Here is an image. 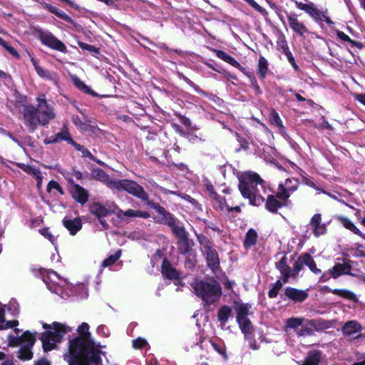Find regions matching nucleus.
Segmentation results:
<instances>
[{
  "mask_svg": "<svg viewBox=\"0 0 365 365\" xmlns=\"http://www.w3.org/2000/svg\"><path fill=\"white\" fill-rule=\"evenodd\" d=\"M78 46L83 51H87L93 54H98L100 53L99 48L93 45L88 44L82 41H78Z\"/></svg>",
  "mask_w": 365,
  "mask_h": 365,
  "instance_id": "3c124183",
  "label": "nucleus"
},
{
  "mask_svg": "<svg viewBox=\"0 0 365 365\" xmlns=\"http://www.w3.org/2000/svg\"><path fill=\"white\" fill-rule=\"evenodd\" d=\"M181 78L187 84H188L190 87H192L197 93L201 94V95L205 96H206L207 95V93L205 91H204L203 90L200 88V87L197 85H196L194 82H192L190 78H188L185 76L182 75L181 76Z\"/></svg>",
  "mask_w": 365,
  "mask_h": 365,
  "instance_id": "864d4df0",
  "label": "nucleus"
},
{
  "mask_svg": "<svg viewBox=\"0 0 365 365\" xmlns=\"http://www.w3.org/2000/svg\"><path fill=\"white\" fill-rule=\"evenodd\" d=\"M268 61L264 56H260L257 65V73L261 80H264L269 71Z\"/></svg>",
  "mask_w": 365,
  "mask_h": 365,
  "instance_id": "7c9ffc66",
  "label": "nucleus"
},
{
  "mask_svg": "<svg viewBox=\"0 0 365 365\" xmlns=\"http://www.w3.org/2000/svg\"><path fill=\"white\" fill-rule=\"evenodd\" d=\"M264 180L256 173H246L239 179L238 189L245 199L249 200L250 205L259 207L264 202L258 186L264 188Z\"/></svg>",
  "mask_w": 365,
  "mask_h": 365,
  "instance_id": "39448f33",
  "label": "nucleus"
},
{
  "mask_svg": "<svg viewBox=\"0 0 365 365\" xmlns=\"http://www.w3.org/2000/svg\"><path fill=\"white\" fill-rule=\"evenodd\" d=\"M36 100H37V102H38L37 107H36V108L43 109V110H47L48 108H51L52 110L54 111L53 108L52 106H51L47 103V101H46V100L45 98V95H43L41 97H38Z\"/></svg>",
  "mask_w": 365,
  "mask_h": 365,
  "instance_id": "6e6d98bb",
  "label": "nucleus"
},
{
  "mask_svg": "<svg viewBox=\"0 0 365 365\" xmlns=\"http://www.w3.org/2000/svg\"><path fill=\"white\" fill-rule=\"evenodd\" d=\"M54 111L51 108L47 110L36 108L33 105H26L23 110L24 124L31 133H34L38 125H46L51 120L55 118Z\"/></svg>",
  "mask_w": 365,
  "mask_h": 365,
  "instance_id": "0eeeda50",
  "label": "nucleus"
},
{
  "mask_svg": "<svg viewBox=\"0 0 365 365\" xmlns=\"http://www.w3.org/2000/svg\"><path fill=\"white\" fill-rule=\"evenodd\" d=\"M234 308L236 312V321L239 327L252 324L248 318V316L251 314L250 312V304L235 302Z\"/></svg>",
  "mask_w": 365,
  "mask_h": 365,
  "instance_id": "4468645a",
  "label": "nucleus"
},
{
  "mask_svg": "<svg viewBox=\"0 0 365 365\" xmlns=\"http://www.w3.org/2000/svg\"><path fill=\"white\" fill-rule=\"evenodd\" d=\"M69 182L72 185L70 189V193L72 198L81 205H85L89 197L88 192L82 186L74 182L73 179H69Z\"/></svg>",
  "mask_w": 365,
  "mask_h": 365,
  "instance_id": "dca6fc26",
  "label": "nucleus"
},
{
  "mask_svg": "<svg viewBox=\"0 0 365 365\" xmlns=\"http://www.w3.org/2000/svg\"><path fill=\"white\" fill-rule=\"evenodd\" d=\"M250 80L251 82V86L254 89L255 95L259 96L262 93V90L257 83V81L255 76H250Z\"/></svg>",
  "mask_w": 365,
  "mask_h": 365,
  "instance_id": "e2e57ef3",
  "label": "nucleus"
},
{
  "mask_svg": "<svg viewBox=\"0 0 365 365\" xmlns=\"http://www.w3.org/2000/svg\"><path fill=\"white\" fill-rule=\"evenodd\" d=\"M291 1L294 3L297 9L304 11L317 24H320L325 21L329 26L334 24V21L327 16V11H321L312 1L306 0V2L303 3L297 0Z\"/></svg>",
  "mask_w": 365,
  "mask_h": 365,
  "instance_id": "1a4fd4ad",
  "label": "nucleus"
},
{
  "mask_svg": "<svg viewBox=\"0 0 365 365\" xmlns=\"http://www.w3.org/2000/svg\"><path fill=\"white\" fill-rule=\"evenodd\" d=\"M330 269V273L334 279H337L341 275L346 274L353 276L351 272V265L349 263H336Z\"/></svg>",
  "mask_w": 365,
  "mask_h": 365,
  "instance_id": "5701e85b",
  "label": "nucleus"
},
{
  "mask_svg": "<svg viewBox=\"0 0 365 365\" xmlns=\"http://www.w3.org/2000/svg\"><path fill=\"white\" fill-rule=\"evenodd\" d=\"M282 53L287 56V58L289 61V63L291 64V66H292V68H294V70L295 71H299V66L297 64L296 61H295V59H294V56L292 55L289 48H287L284 50L282 51Z\"/></svg>",
  "mask_w": 365,
  "mask_h": 365,
  "instance_id": "603ef678",
  "label": "nucleus"
},
{
  "mask_svg": "<svg viewBox=\"0 0 365 365\" xmlns=\"http://www.w3.org/2000/svg\"><path fill=\"white\" fill-rule=\"evenodd\" d=\"M232 308L227 305L222 306L217 312V320L221 325L225 326L232 315Z\"/></svg>",
  "mask_w": 365,
  "mask_h": 365,
  "instance_id": "bb28decb",
  "label": "nucleus"
},
{
  "mask_svg": "<svg viewBox=\"0 0 365 365\" xmlns=\"http://www.w3.org/2000/svg\"><path fill=\"white\" fill-rule=\"evenodd\" d=\"M77 331L78 333V337H83L87 339H91V333L89 332V325L87 323L83 322L78 327Z\"/></svg>",
  "mask_w": 365,
  "mask_h": 365,
  "instance_id": "49530a36",
  "label": "nucleus"
},
{
  "mask_svg": "<svg viewBox=\"0 0 365 365\" xmlns=\"http://www.w3.org/2000/svg\"><path fill=\"white\" fill-rule=\"evenodd\" d=\"M277 44L281 48V49L282 51L289 48L286 38L283 34H282L279 37L278 41H277Z\"/></svg>",
  "mask_w": 365,
  "mask_h": 365,
  "instance_id": "774afa93",
  "label": "nucleus"
},
{
  "mask_svg": "<svg viewBox=\"0 0 365 365\" xmlns=\"http://www.w3.org/2000/svg\"><path fill=\"white\" fill-rule=\"evenodd\" d=\"M336 34L338 38L341 41L349 42L352 46H355L359 49H362L364 47L363 43L351 39L348 35L341 31L337 30Z\"/></svg>",
  "mask_w": 365,
  "mask_h": 365,
  "instance_id": "473e14b6",
  "label": "nucleus"
},
{
  "mask_svg": "<svg viewBox=\"0 0 365 365\" xmlns=\"http://www.w3.org/2000/svg\"><path fill=\"white\" fill-rule=\"evenodd\" d=\"M332 294L338 295L341 297L349 299L352 302H356L357 297L354 293L352 292L344 289H334L332 291Z\"/></svg>",
  "mask_w": 365,
  "mask_h": 365,
  "instance_id": "f704fd0d",
  "label": "nucleus"
},
{
  "mask_svg": "<svg viewBox=\"0 0 365 365\" xmlns=\"http://www.w3.org/2000/svg\"><path fill=\"white\" fill-rule=\"evenodd\" d=\"M194 294L205 303L211 305L218 302L222 296V287L214 278L209 281L196 280L192 284Z\"/></svg>",
  "mask_w": 365,
  "mask_h": 365,
  "instance_id": "423d86ee",
  "label": "nucleus"
},
{
  "mask_svg": "<svg viewBox=\"0 0 365 365\" xmlns=\"http://www.w3.org/2000/svg\"><path fill=\"white\" fill-rule=\"evenodd\" d=\"M53 329L43 331L40 337L44 351H49L56 347V343L61 342L63 335L71 331V328L60 322H53Z\"/></svg>",
  "mask_w": 365,
  "mask_h": 365,
  "instance_id": "6e6552de",
  "label": "nucleus"
},
{
  "mask_svg": "<svg viewBox=\"0 0 365 365\" xmlns=\"http://www.w3.org/2000/svg\"><path fill=\"white\" fill-rule=\"evenodd\" d=\"M362 331L361 325L355 320L346 322L341 328L343 335L345 336H351L353 339H359L362 336L361 334L353 336L354 334L360 333Z\"/></svg>",
  "mask_w": 365,
  "mask_h": 365,
  "instance_id": "a211bd4d",
  "label": "nucleus"
},
{
  "mask_svg": "<svg viewBox=\"0 0 365 365\" xmlns=\"http://www.w3.org/2000/svg\"><path fill=\"white\" fill-rule=\"evenodd\" d=\"M309 297L307 290L299 289L292 287H285L284 292L280 294L282 301H290L294 304L302 303Z\"/></svg>",
  "mask_w": 365,
  "mask_h": 365,
  "instance_id": "ddd939ff",
  "label": "nucleus"
},
{
  "mask_svg": "<svg viewBox=\"0 0 365 365\" xmlns=\"http://www.w3.org/2000/svg\"><path fill=\"white\" fill-rule=\"evenodd\" d=\"M9 346L11 347H15L21 344L20 336H15L14 335L8 336Z\"/></svg>",
  "mask_w": 365,
  "mask_h": 365,
  "instance_id": "0e129e2a",
  "label": "nucleus"
},
{
  "mask_svg": "<svg viewBox=\"0 0 365 365\" xmlns=\"http://www.w3.org/2000/svg\"><path fill=\"white\" fill-rule=\"evenodd\" d=\"M235 135L236 139L240 144V147L237 148L236 152L239 153L242 150H248L250 148V143L245 138L241 136L238 133H236Z\"/></svg>",
  "mask_w": 365,
  "mask_h": 365,
  "instance_id": "a18cd8bd",
  "label": "nucleus"
},
{
  "mask_svg": "<svg viewBox=\"0 0 365 365\" xmlns=\"http://www.w3.org/2000/svg\"><path fill=\"white\" fill-rule=\"evenodd\" d=\"M207 267L215 272L220 267V261L218 252L215 248L204 251Z\"/></svg>",
  "mask_w": 365,
  "mask_h": 365,
  "instance_id": "aec40b11",
  "label": "nucleus"
},
{
  "mask_svg": "<svg viewBox=\"0 0 365 365\" xmlns=\"http://www.w3.org/2000/svg\"><path fill=\"white\" fill-rule=\"evenodd\" d=\"M72 81L73 85L81 91L83 92L86 94H88L93 97L98 96V93L93 91L89 86L86 85L83 81H82L77 76H74L72 78Z\"/></svg>",
  "mask_w": 365,
  "mask_h": 365,
  "instance_id": "cd10ccee",
  "label": "nucleus"
},
{
  "mask_svg": "<svg viewBox=\"0 0 365 365\" xmlns=\"http://www.w3.org/2000/svg\"><path fill=\"white\" fill-rule=\"evenodd\" d=\"M337 220L343 225L347 230H350L355 235H360L361 231L356 227V225L347 217L339 216Z\"/></svg>",
  "mask_w": 365,
  "mask_h": 365,
  "instance_id": "72a5a7b5",
  "label": "nucleus"
},
{
  "mask_svg": "<svg viewBox=\"0 0 365 365\" xmlns=\"http://www.w3.org/2000/svg\"><path fill=\"white\" fill-rule=\"evenodd\" d=\"M21 346L33 347L36 342L35 333L32 334L29 331H25L20 336Z\"/></svg>",
  "mask_w": 365,
  "mask_h": 365,
  "instance_id": "2f4dec72",
  "label": "nucleus"
},
{
  "mask_svg": "<svg viewBox=\"0 0 365 365\" xmlns=\"http://www.w3.org/2000/svg\"><path fill=\"white\" fill-rule=\"evenodd\" d=\"M121 253V250H117L113 255H110L107 258H106L103 261L101 266L103 267H106L114 264L120 257Z\"/></svg>",
  "mask_w": 365,
  "mask_h": 365,
  "instance_id": "4c0bfd02",
  "label": "nucleus"
},
{
  "mask_svg": "<svg viewBox=\"0 0 365 365\" xmlns=\"http://www.w3.org/2000/svg\"><path fill=\"white\" fill-rule=\"evenodd\" d=\"M212 200H214L216 203L218 205V209L220 210H223L225 207L227 208V200L225 197H221L218 194L216 197H215Z\"/></svg>",
  "mask_w": 365,
  "mask_h": 365,
  "instance_id": "13d9d810",
  "label": "nucleus"
},
{
  "mask_svg": "<svg viewBox=\"0 0 365 365\" xmlns=\"http://www.w3.org/2000/svg\"><path fill=\"white\" fill-rule=\"evenodd\" d=\"M52 189L56 190L61 195L64 194V191L59 183L56 180H50L46 186V191L50 192Z\"/></svg>",
  "mask_w": 365,
  "mask_h": 365,
  "instance_id": "5fc2aeb1",
  "label": "nucleus"
},
{
  "mask_svg": "<svg viewBox=\"0 0 365 365\" xmlns=\"http://www.w3.org/2000/svg\"><path fill=\"white\" fill-rule=\"evenodd\" d=\"M88 210L91 214L97 218H105L112 215L111 202H106L105 205L100 202L93 201L88 205Z\"/></svg>",
  "mask_w": 365,
  "mask_h": 365,
  "instance_id": "2eb2a0df",
  "label": "nucleus"
},
{
  "mask_svg": "<svg viewBox=\"0 0 365 365\" xmlns=\"http://www.w3.org/2000/svg\"><path fill=\"white\" fill-rule=\"evenodd\" d=\"M269 121L272 125H274L279 128H283L282 121L279 117V115L274 108L271 109L270 110Z\"/></svg>",
  "mask_w": 365,
  "mask_h": 365,
  "instance_id": "79ce46f5",
  "label": "nucleus"
},
{
  "mask_svg": "<svg viewBox=\"0 0 365 365\" xmlns=\"http://www.w3.org/2000/svg\"><path fill=\"white\" fill-rule=\"evenodd\" d=\"M327 231V228L324 224H319V225H316L313 227V234L315 237H318L320 235H324Z\"/></svg>",
  "mask_w": 365,
  "mask_h": 365,
  "instance_id": "052dcab7",
  "label": "nucleus"
},
{
  "mask_svg": "<svg viewBox=\"0 0 365 365\" xmlns=\"http://www.w3.org/2000/svg\"><path fill=\"white\" fill-rule=\"evenodd\" d=\"M147 205L161 215L158 222L170 227L172 233L177 239L176 245L179 254L185 255L195 252L193 250L195 245L193 240L189 238V234L184 226L181 225L180 222L172 213L166 210L159 203L154 202L152 200L147 202Z\"/></svg>",
  "mask_w": 365,
  "mask_h": 365,
  "instance_id": "f257e3e1",
  "label": "nucleus"
},
{
  "mask_svg": "<svg viewBox=\"0 0 365 365\" xmlns=\"http://www.w3.org/2000/svg\"><path fill=\"white\" fill-rule=\"evenodd\" d=\"M305 319L304 317H290L286 321V327L296 331L299 327L302 325Z\"/></svg>",
  "mask_w": 365,
  "mask_h": 365,
  "instance_id": "e433bc0d",
  "label": "nucleus"
},
{
  "mask_svg": "<svg viewBox=\"0 0 365 365\" xmlns=\"http://www.w3.org/2000/svg\"><path fill=\"white\" fill-rule=\"evenodd\" d=\"M196 237L204 251L213 247L212 241L207 236L202 234H196Z\"/></svg>",
  "mask_w": 365,
  "mask_h": 365,
  "instance_id": "37998d69",
  "label": "nucleus"
},
{
  "mask_svg": "<svg viewBox=\"0 0 365 365\" xmlns=\"http://www.w3.org/2000/svg\"><path fill=\"white\" fill-rule=\"evenodd\" d=\"M39 233L48 239L53 245L55 244L56 238L50 232L48 227H43L39 230Z\"/></svg>",
  "mask_w": 365,
  "mask_h": 365,
  "instance_id": "4d7b16f0",
  "label": "nucleus"
},
{
  "mask_svg": "<svg viewBox=\"0 0 365 365\" xmlns=\"http://www.w3.org/2000/svg\"><path fill=\"white\" fill-rule=\"evenodd\" d=\"M0 45L4 47L12 56L19 59L20 55L15 48L11 46L7 41L0 37Z\"/></svg>",
  "mask_w": 365,
  "mask_h": 365,
  "instance_id": "de8ad7c7",
  "label": "nucleus"
},
{
  "mask_svg": "<svg viewBox=\"0 0 365 365\" xmlns=\"http://www.w3.org/2000/svg\"><path fill=\"white\" fill-rule=\"evenodd\" d=\"M147 344V341L141 337H138L137 339L133 340V346L137 349H141L146 346Z\"/></svg>",
  "mask_w": 365,
  "mask_h": 365,
  "instance_id": "bf43d9fd",
  "label": "nucleus"
},
{
  "mask_svg": "<svg viewBox=\"0 0 365 365\" xmlns=\"http://www.w3.org/2000/svg\"><path fill=\"white\" fill-rule=\"evenodd\" d=\"M32 347L21 346L18 351V358L22 361L30 360L33 357Z\"/></svg>",
  "mask_w": 365,
  "mask_h": 365,
  "instance_id": "c9c22d12",
  "label": "nucleus"
},
{
  "mask_svg": "<svg viewBox=\"0 0 365 365\" xmlns=\"http://www.w3.org/2000/svg\"><path fill=\"white\" fill-rule=\"evenodd\" d=\"M43 8L46 10H47L48 11H49L50 13L56 15L57 17L66 21L68 23H70L74 27L76 28V27L79 26V24L78 23H76V21H74L70 16L66 14L63 11L59 10L57 7H56L50 4L45 3L43 4Z\"/></svg>",
  "mask_w": 365,
  "mask_h": 365,
  "instance_id": "4be33fe9",
  "label": "nucleus"
},
{
  "mask_svg": "<svg viewBox=\"0 0 365 365\" xmlns=\"http://www.w3.org/2000/svg\"><path fill=\"white\" fill-rule=\"evenodd\" d=\"M185 267L186 269H193L197 264V255L195 252L185 255Z\"/></svg>",
  "mask_w": 365,
  "mask_h": 365,
  "instance_id": "58836bf2",
  "label": "nucleus"
},
{
  "mask_svg": "<svg viewBox=\"0 0 365 365\" xmlns=\"http://www.w3.org/2000/svg\"><path fill=\"white\" fill-rule=\"evenodd\" d=\"M175 116L179 119L180 122L185 127L191 126V120L189 118L180 113H175Z\"/></svg>",
  "mask_w": 365,
  "mask_h": 365,
  "instance_id": "338daca9",
  "label": "nucleus"
},
{
  "mask_svg": "<svg viewBox=\"0 0 365 365\" xmlns=\"http://www.w3.org/2000/svg\"><path fill=\"white\" fill-rule=\"evenodd\" d=\"M299 182L296 178H288L284 181V183H280L278 185L277 190L279 192H285L288 195V199L291 194L295 192L299 187Z\"/></svg>",
  "mask_w": 365,
  "mask_h": 365,
  "instance_id": "b1692460",
  "label": "nucleus"
},
{
  "mask_svg": "<svg viewBox=\"0 0 365 365\" xmlns=\"http://www.w3.org/2000/svg\"><path fill=\"white\" fill-rule=\"evenodd\" d=\"M70 360L68 365H99L101 351L94 347L92 339L76 336L69 340Z\"/></svg>",
  "mask_w": 365,
  "mask_h": 365,
  "instance_id": "7ed1b4c3",
  "label": "nucleus"
},
{
  "mask_svg": "<svg viewBox=\"0 0 365 365\" xmlns=\"http://www.w3.org/2000/svg\"><path fill=\"white\" fill-rule=\"evenodd\" d=\"M214 52L215 53L217 57L225 61L226 63H227V61L230 60V58L232 57V56L222 50L214 49Z\"/></svg>",
  "mask_w": 365,
  "mask_h": 365,
  "instance_id": "69168bd1",
  "label": "nucleus"
},
{
  "mask_svg": "<svg viewBox=\"0 0 365 365\" xmlns=\"http://www.w3.org/2000/svg\"><path fill=\"white\" fill-rule=\"evenodd\" d=\"M91 178L103 182L108 187L113 190L125 191L133 197L140 199L147 205L149 202V194L137 182L128 180L111 179L109 175L103 169L93 168L91 170Z\"/></svg>",
  "mask_w": 365,
  "mask_h": 365,
  "instance_id": "20e7f679",
  "label": "nucleus"
},
{
  "mask_svg": "<svg viewBox=\"0 0 365 365\" xmlns=\"http://www.w3.org/2000/svg\"><path fill=\"white\" fill-rule=\"evenodd\" d=\"M304 265L308 267L309 270L315 274L322 273V270L317 268L312 255L307 252H304L297 257V254L294 253L291 255L289 259L285 254L278 262H275V268L282 276L284 283H287L289 279H297L299 272L304 269Z\"/></svg>",
  "mask_w": 365,
  "mask_h": 365,
  "instance_id": "f03ea898",
  "label": "nucleus"
},
{
  "mask_svg": "<svg viewBox=\"0 0 365 365\" xmlns=\"http://www.w3.org/2000/svg\"><path fill=\"white\" fill-rule=\"evenodd\" d=\"M287 18L289 27L297 36L302 37L305 34L309 33V30L305 24L298 20L297 14L292 13Z\"/></svg>",
  "mask_w": 365,
  "mask_h": 365,
  "instance_id": "f3484780",
  "label": "nucleus"
},
{
  "mask_svg": "<svg viewBox=\"0 0 365 365\" xmlns=\"http://www.w3.org/2000/svg\"><path fill=\"white\" fill-rule=\"evenodd\" d=\"M111 211H113V214H115L118 218L121 220L123 219V216H125V211L122 210L115 203L111 202Z\"/></svg>",
  "mask_w": 365,
  "mask_h": 365,
  "instance_id": "680f3d73",
  "label": "nucleus"
},
{
  "mask_svg": "<svg viewBox=\"0 0 365 365\" xmlns=\"http://www.w3.org/2000/svg\"><path fill=\"white\" fill-rule=\"evenodd\" d=\"M283 284V280L282 279H277L274 284L272 285V287L268 291V297L270 299H274L277 297L279 290L282 289Z\"/></svg>",
  "mask_w": 365,
  "mask_h": 365,
  "instance_id": "a19ab883",
  "label": "nucleus"
},
{
  "mask_svg": "<svg viewBox=\"0 0 365 365\" xmlns=\"http://www.w3.org/2000/svg\"><path fill=\"white\" fill-rule=\"evenodd\" d=\"M55 136L56 137L58 140V143L65 140L68 144L73 145V142L75 141L71 136L70 133L68 132V130L67 128L63 129L61 132L55 134Z\"/></svg>",
  "mask_w": 365,
  "mask_h": 365,
  "instance_id": "ea45409f",
  "label": "nucleus"
},
{
  "mask_svg": "<svg viewBox=\"0 0 365 365\" xmlns=\"http://www.w3.org/2000/svg\"><path fill=\"white\" fill-rule=\"evenodd\" d=\"M242 333L244 334V338L248 341L249 346L254 351L258 350L259 346L257 344L255 336L254 333V327L252 324L246 327H240Z\"/></svg>",
  "mask_w": 365,
  "mask_h": 365,
  "instance_id": "412c9836",
  "label": "nucleus"
},
{
  "mask_svg": "<svg viewBox=\"0 0 365 365\" xmlns=\"http://www.w3.org/2000/svg\"><path fill=\"white\" fill-rule=\"evenodd\" d=\"M288 201V195L285 192L277 191L275 195H268L264 202L268 212L277 214L279 209L287 205Z\"/></svg>",
  "mask_w": 365,
  "mask_h": 365,
  "instance_id": "f8f14e48",
  "label": "nucleus"
},
{
  "mask_svg": "<svg viewBox=\"0 0 365 365\" xmlns=\"http://www.w3.org/2000/svg\"><path fill=\"white\" fill-rule=\"evenodd\" d=\"M257 232L255 230L251 228L248 230L245 235L243 245L245 249H248L254 246L257 242Z\"/></svg>",
  "mask_w": 365,
  "mask_h": 365,
  "instance_id": "c85d7f7f",
  "label": "nucleus"
},
{
  "mask_svg": "<svg viewBox=\"0 0 365 365\" xmlns=\"http://www.w3.org/2000/svg\"><path fill=\"white\" fill-rule=\"evenodd\" d=\"M323 352L319 349L308 351L304 361L299 365H319L322 359Z\"/></svg>",
  "mask_w": 365,
  "mask_h": 365,
  "instance_id": "393cba45",
  "label": "nucleus"
},
{
  "mask_svg": "<svg viewBox=\"0 0 365 365\" xmlns=\"http://www.w3.org/2000/svg\"><path fill=\"white\" fill-rule=\"evenodd\" d=\"M208 342L212 345V348L222 356L224 360H227L228 356L225 346L216 344L210 339L208 340Z\"/></svg>",
  "mask_w": 365,
  "mask_h": 365,
  "instance_id": "09e8293b",
  "label": "nucleus"
},
{
  "mask_svg": "<svg viewBox=\"0 0 365 365\" xmlns=\"http://www.w3.org/2000/svg\"><path fill=\"white\" fill-rule=\"evenodd\" d=\"M301 328L296 330L299 337L312 336L314 331H320L328 327V322L323 319H305Z\"/></svg>",
  "mask_w": 365,
  "mask_h": 365,
  "instance_id": "9b49d317",
  "label": "nucleus"
},
{
  "mask_svg": "<svg viewBox=\"0 0 365 365\" xmlns=\"http://www.w3.org/2000/svg\"><path fill=\"white\" fill-rule=\"evenodd\" d=\"M63 225L69 231L71 235H75L82 228V222L78 217L74 219L64 217Z\"/></svg>",
  "mask_w": 365,
  "mask_h": 365,
  "instance_id": "a878e982",
  "label": "nucleus"
},
{
  "mask_svg": "<svg viewBox=\"0 0 365 365\" xmlns=\"http://www.w3.org/2000/svg\"><path fill=\"white\" fill-rule=\"evenodd\" d=\"M161 273L165 278L169 280H179L181 278L180 272L172 266L171 262L167 258L163 259Z\"/></svg>",
  "mask_w": 365,
  "mask_h": 365,
  "instance_id": "6ab92c4d",
  "label": "nucleus"
},
{
  "mask_svg": "<svg viewBox=\"0 0 365 365\" xmlns=\"http://www.w3.org/2000/svg\"><path fill=\"white\" fill-rule=\"evenodd\" d=\"M31 61L32 65L34 66L36 72L39 76V77L46 79V80H52V76L48 70H46L38 64V60L32 57L31 58Z\"/></svg>",
  "mask_w": 365,
  "mask_h": 365,
  "instance_id": "c756f323",
  "label": "nucleus"
},
{
  "mask_svg": "<svg viewBox=\"0 0 365 365\" xmlns=\"http://www.w3.org/2000/svg\"><path fill=\"white\" fill-rule=\"evenodd\" d=\"M35 33L42 44L60 52L66 53V45L58 39L52 33L44 31L41 29H36Z\"/></svg>",
  "mask_w": 365,
  "mask_h": 365,
  "instance_id": "9d476101",
  "label": "nucleus"
},
{
  "mask_svg": "<svg viewBox=\"0 0 365 365\" xmlns=\"http://www.w3.org/2000/svg\"><path fill=\"white\" fill-rule=\"evenodd\" d=\"M18 167L27 174L32 175L34 177L37 174H39V172L41 171L38 168H35L34 167L30 165H26L24 163H19Z\"/></svg>",
  "mask_w": 365,
  "mask_h": 365,
  "instance_id": "8fccbe9b",
  "label": "nucleus"
},
{
  "mask_svg": "<svg viewBox=\"0 0 365 365\" xmlns=\"http://www.w3.org/2000/svg\"><path fill=\"white\" fill-rule=\"evenodd\" d=\"M72 146H73L76 150L81 152L83 158H88L90 160H95L94 155L89 151L88 149L84 146L80 145L76 141L73 142Z\"/></svg>",
  "mask_w": 365,
  "mask_h": 365,
  "instance_id": "c03bdc74",
  "label": "nucleus"
}]
</instances>
